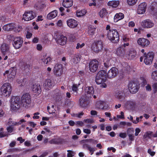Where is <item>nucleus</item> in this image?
Listing matches in <instances>:
<instances>
[{
	"mask_svg": "<svg viewBox=\"0 0 157 157\" xmlns=\"http://www.w3.org/2000/svg\"><path fill=\"white\" fill-rule=\"evenodd\" d=\"M106 73L105 71H99L96 75L95 82L98 84H101V87L103 88L106 87V84L105 83L106 81Z\"/></svg>",
	"mask_w": 157,
	"mask_h": 157,
	"instance_id": "obj_1",
	"label": "nucleus"
},
{
	"mask_svg": "<svg viewBox=\"0 0 157 157\" xmlns=\"http://www.w3.org/2000/svg\"><path fill=\"white\" fill-rule=\"evenodd\" d=\"M20 97L19 96H12L11 99V109L16 111L20 107Z\"/></svg>",
	"mask_w": 157,
	"mask_h": 157,
	"instance_id": "obj_2",
	"label": "nucleus"
},
{
	"mask_svg": "<svg viewBox=\"0 0 157 157\" xmlns=\"http://www.w3.org/2000/svg\"><path fill=\"white\" fill-rule=\"evenodd\" d=\"M2 94L4 96L9 97L10 94L12 91V87L9 83H6L3 84L1 89Z\"/></svg>",
	"mask_w": 157,
	"mask_h": 157,
	"instance_id": "obj_3",
	"label": "nucleus"
},
{
	"mask_svg": "<svg viewBox=\"0 0 157 157\" xmlns=\"http://www.w3.org/2000/svg\"><path fill=\"white\" fill-rule=\"evenodd\" d=\"M21 102L23 106L28 108L30 106L31 102V99L30 95L28 93L23 94L21 98Z\"/></svg>",
	"mask_w": 157,
	"mask_h": 157,
	"instance_id": "obj_4",
	"label": "nucleus"
},
{
	"mask_svg": "<svg viewBox=\"0 0 157 157\" xmlns=\"http://www.w3.org/2000/svg\"><path fill=\"white\" fill-rule=\"evenodd\" d=\"M17 68L15 67H11L9 70H7L4 73L3 76L6 77V75L8 80H11L13 79L16 75Z\"/></svg>",
	"mask_w": 157,
	"mask_h": 157,
	"instance_id": "obj_5",
	"label": "nucleus"
},
{
	"mask_svg": "<svg viewBox=\"0 0 157 157\" xmlns=\"http://www.w3.org/2000/svg\"><path fill=\"white\" fill-rule=\"evenodd\" d=\"M144 55V62L147 65H151L154 57V53L153 52H149L147 54L145 52Z\"/></svg>",
	"mask_w": 157,
	"mask_h": 157,
	"instance_id": "obj_6",
	"label": "nucleus"
},
{
	"mask_svg": "<svg viewBox=\"0 0 157 157\" xmlns=\"http://www.w3.org/2000/svg\"><path fill=\"white\" fill-rule=\"evenodd\" d=\"M102 48L103 44L101 40L95 41L91 46L92 50L95 52H98L101 51Z\"/></svg>",
	"mask_w": 157,
	"mask_h": 157,
	"instance_id": "obj_7",
	"label": "nucleus"
},
{
	"mask_svg": "<svg viewBox=\"0 0 157 157\" xmlns=\"http://www.w3.org/2000/svg\"><path fill=\"white\" fill-rule=\"evenodd\" d=\"M128 89L130 93L135 94L138 90L139 88V84L133 81H130L128 84Z\"/></svg>",
	"mask_w": 157,
	"mask_h": 157,
	"instance_id": "obj_8",
	"label": "nucleus"
},
{
	"mask_svg": "<svg viewBox=\"0 0 157 157\" xmlns=\"http://www.w3.org/2000/svg\"><path fill=\"white\" fill-rule=\"evenodd\" d=\"M63 73V65L58 63L56 64L53 68L54 75L56 77H59Z\"/></svg>",
	"mask_w": 157,
	"mask_h": 157,
	"instance_id": "obj_9",
	"label": "nucleus"
},
{
	"mask_svg": "<svg viewBox=\"0 0 157 157\" xmlns=\"http://www.w3.org/2000/svg\"><path fill=\"white\" fill-rule=\"evenodd\" d=\"M140 25L144 29H150L154 26V23L152 21L149 19H147L142 21Z\"/></svg>",
	"mask_w": 157,
	"mask_h": 157,
	"instance_id": "obj_10",
	"label": "nucleus"
},
{
	"mask_svg": "<svg viewBox=\"0 0 157 157\" xmlns=\"http://www.w3.org/2000/svg\"><path fill=\"white\" fill-rule=\"evenodd\" d=\"M99 62L96 59L92 60L90 61L89 64L90 70L92 72H94L97 70Z\"/></svg>",
	"mask_w": 157,
	"mask_h": 157,
	"instance_id": "obj_11",
	"label": "nucleus"
},
{
	"mask_svg": "<svg viewBox=\"0 0 157 157\" xmlns=\"http://www.w3.org/2000/svg\"><path fill=\"white\" fill-rule=\"evenodd\" d=\"M10 44L8 43L3 42L1 45L0 50L4 56L6 55V52H10Z\"/></svg>",
	"mask_w": 157,
	"mask_h": 157,
	"instance_id": "obj_12",
	"label": "nucleus"
},
{
	"mask_svg": "<svg viewBox=\"0 0 157 157\" xmlns=\"http://www.w3.org/2000/svg\"><path fill=\"white\" fill-rule=\"evenodd\" d=\"M107 36L108 39H119V35L118 33L115 29L110 30L108 32Z\"/></svg>",
	"mask_w": 157,
	"mask_h": 157,
	"instance_id": "obj_13",
	"label": "nucleus"
},
{
	"mask_svg": "<svg viewBox=\"0 0 157 157\" xmlns=\"http://www.w3.org/2000/svg\"><path fill=\"white\" fill-rule=\"evenodd\" d=\"M118 73V69L115 67H112L107 73V76L109 78H113L116 76Z\"/></svg>",
	"mask_w": 157,
	"mask_h": 157,
	"instance_id": "obj_14",
	"label": "nucleus"
},
{
	"mask_svg": "<svg viewBox=\"0 0 157 157\" xmlns=\"http://www.w3.org/2000/svg\"><path fill=\"white\" fill-rule=\"evenodd\" d=\"M23 16V18L25 21H28L33 19L36 16L35 13L30 11L25 12Z\"/></svg>",
	"mask_w": 157,
	"mask_h": 157,
	"instance_id": "obj_15",
	"label": "nucleus"
},
{
	"mask_svg": "<svg viewBox=\"0 0 157 157\" xmlns=\"http://www.w3.org/2000/svg\"><path fill=\"white\" fill-rule=\"evenodd\" d=\"M67 24L69 27L73 29L77 27L78 22L73 19L71 18L67 20Z\"/></svg>",
	"mask_w": 157,
	"mask_h": 157,
	"instance_id": "obj_16",
	"label": "nucleus"
},
{
	"mask_svg": "<svg viewBox=\"0 0 157 157\" xmlns=\"http://www.w3.org/2000/svg\"><path fill=\"white\" fill-rule=\"evenodd\" d=\"M81 56L79 53L73 55L71 58L70 62L72 64H76L78 63L80 60Z\"/></svg>",
	"mask_w": 157,
	"mask_h": 157,
	"instance_id": "obj_17",
	"label": "nucleus"
},
{
	"mask_svg": "<svg viewBox=\"0 0 157 157\" xmlns=\"http://www.w3.org/2000/svg\"><path fill=\"white\" fill-rule=\"evenodd\" d=\"M79 104L81 107H87L89 105L90 100L87 98L82 97L79 99Z\"/></svg>",
	"mask_w": 157,
	"mask_h": 157,
	"instance_id": "obj_18",
	"label": "nucleus"
},
{
	"mask_svg": "<svg viewBox=\"0 0 157 157\" xmlns=\"http://www.w3.org/2000/svg\"><path fill=\"white\" fill-rule=\"evenodd\" d=\"M46 6V3L41 2H37L34 5V8L40 11H42L45 8Z\"/></svg>",
	"mask_w": 157,
	"mask_h": 157,
	"instance_id": "obj_19",
	"label": "nucleus"
},
{
	"mask_svg": "<svg viewBox=\"0 0 157 157\" xmlns=\"http://www.w3.org/2000/svg\"><path fill=\"white\" fill-rule=\"evenodd\" d=\"M147 4L145 2H143L139 5L137 13L138 14H144L146 11Z\"/></svg>",
	"mask_w": 157,
	"mask_h": 157,
	"instance_id": "obj_20",
	"label": "nucleus"
},
{
	"mask_svg": "<svg viewBox=\"0 0 157 157\" xmlns=\"http://www.w3.org/2000/svg\"><path fill=\"white\" fill-rule=\"evenodd\" d=\"M85 92L87 97L88 98L91 97L93 96L94 93V88L92 86H88L86 87Z\"/></svg>",
	"mask_w": 157,
	"mask_h": 157,
	"instance_id": "obj_21",
	"label": "nucleus"
},
{
	"mask_svg": "<svg viewBox=\"0 0 157 157\" xmlns=\"http://www.w3.org/2000/svg\"><path fill=\"white\" fill-rule=\"evenodd\" d=\"M55 85V82L53 79H46L44 83V86L46 88H51Z\"/></svg>",
	"mask_w": 157,
	"mask_h": 157,
	"instance_id": "obj_22",
	"label": "nucleus"
},
{
	"mask_svg": "<svg viewBox=\"0 0 157 157\" xmlns=\"http://www.w3.org/2000/svg\"><path fill=\"white\" fill-rule=\"evenodd\" d=\"M116 53L118 56L124 57L125 54V49L123 46L118 47L116 49Z\"/></svg>",
	"mask_w": 157,
	"mask_h": 157,
	"instance_id": "obj_23",
	"label": "nucleus"
},
{
	"mask_svg": "<svg viewBox=\"0 0 157 157\" xmlns=\"http://www.w3.org/2000/svg\"><path fill=\"white\" fill-rule=\"evenodd\" d=\"M33 91L36 93V95L40 94L41 91V86L39 84H35L33 85Z\"/></svg>",
	"mask_w": 157,
	"mask_h": 157,
	"instance_id": "obj_24",
	"label": "nucleus"
},
{
	"mask_svg": "<svg viewBox=\"0 0 157 157\" xmlns=\"http://www.w3.org/2000/svg\"><path fill=\"white\" fill-rule=\"evenodd\" d=\"M136 50L133 48H131L128 53L126 54V55L128 56V58L130 59H133L134 58L136 55Z\"/></svg>",
	"mask_w": 157,
	"mask_h": 157,
	"instance_id": "obj_25",
	"label": "nucleus"
},
{
	"mask_svg": "<svg viewBox=\"0 0 157 157\" xmlns=\"http://www.w3.org/2000/svg\"><path fill=\"white\" fill-rule=\"evenodd\" d=\"M138 44L142 47H147L150 44L149 40H137Z\"/></svg>",
	"mask_w": 157,
	"mask_h": 157,
	"instance_id": "obj_26",
	"label": "nucleus"
},
{
	"mask_svg": "<svg viewBox=\"0 0 157 157\" xmlns=\"http://www.w3.org/2000/svg\"><path fill=\"white\" fill-rule=\"evenodd\" d=\"M23 42V40H17L15 41H13V45L15 49H18L21 47Z\"/></svg>",
	"mask_w": 157,
	"mask_h": 157,
	"instance_id": "obj_27",
	"label": "nucleus"
},
{
	"mask_svg": "<svg viewBox=\"0 0 157 157\" xmlns=\"http://www.w3.org/2000/svg\"><path fill=\"white\" fill-rule=\"evenodd\" d=\"M15 25L13 23L8 24L5 25L3 26V29L4 30L7 31H11L15 27Z\"/></svg>",
	"mask_w": 157,
	"mask_h": 157,
	"instance_id": "obj_28",
	"label": "nucleus"
},
{
	"mask_svg": "<svg viewBox=\"0 0 157 157\" xmlns=\"http://www.w3.org/2000/svg\"><path fill=\"white\" fill-rule=\"evenodd\" d=\"M116 96L121 101H122L124 100L125 94L122 91H118L116 93Z\"/></svg>",
	"mask_w": 157,
	"mask_h": 157,
	"instance_id": "obj_29",
	"label": "nucleus"
},
{
	"mask_svg": "<svg viewBox=\"0 0 157 157\" xmlns=\"http://www.w3.org/2000/svg\"><path fill=\"white\" fill-rule=\"evenodd\" d=\"M124 17V14L121 13H116L114 17V20L115 22H117L118 21L122 19Z\"/></svg>",
	"mask_w": 157,
	"mask_h": 157,
	"instance_id": "obj_30",
	"label": "nucleus"
},
{
	"mask_svg": "<svg viewBox=\"0 0 157 157\" xmlns=\"http://www.w3.org/2000/svg\"><path fill=\"white\" fill-rule=\"evenodd\" d=\"M62 5L66 8L71 7L73 5L72 0H63L62 2Z\"/></svg>",
	"mask_w": 157,
	"mask_h": 157,
	"instance_id": "obj_31",
	"label": "nucleus"
},
{
	"mask_svg": "<svg viewBox=\"0 0 157 157\" xmlns=\"http://www.w3.org/2000/svg\"><path fill=\"white\" fill-rule=\"evenodd\" d=\"M58 12L55 10L48 14L47 18L49 20L55 18L57 15Z\"/></svg>",
	"mask_w": 157,
	"mask_h": 157,
	"instance_id": "obj_32",
	"label": "nucleus"
},
{
	"mask_svg": "<svg viewBox=\"0 0 157 157\" xmlns=\"http://www.w3.org/2000/svg\"><path fill=\"white\" fill-rule=\"evenodd\" d=\"M119 3V1H111L108 2V5L113 8H116L118 6Z\"/></svg>",
	"mask_w": 157,
	"mask_h": 157,
	"instance_id": "obj_33",
	"label": "nucleus"
},
{
	"mask_svg": "<svg viewBox=\"0 0 157 157\" xmlns=\"http://www.w3.org/2000/svg\"><path fill=\"white\" fill-rule=\"evenodd\" d=\"M54 38L55 39H67L66 36L59 33L58 32H56L55 33Z\"/></svg>",
	"mask_w": 157,
	"mask_h": 157,
	"instance_id": "obj_34",
	"label": "nucleus"
},
{
	"mask_svg": "<svg viewBox=\"0 0 157 157\" xmlns=\"http://www.w3.org/2000/svg\"><path fill=\"white\" fill-rule=\"evenodd\" d=\"M86 13V10L85 9L81 10H78L76 13V15L77 17H80L84 16Z\"/></svg>",
	"mask_w": 157,
	"mask_h": 157,
	"instance_id": "obj_35",
	"label": "nucleus"
},
{
	"mask_svg": "<svg viewBox=\"0 0 157 157\" xmlns=\"http://www.w3.org/2000/svg\"><path fill=\"white\" fill-rule=\"evenodd\" d=\"M113 60L111 59H108L104 63V67L106 69L112 66L111 62Z\"/></svg>",
	"mask_w": 157,
	"mask_h": 157,
	"instance_id": "obj_36",
	"label": "nucleus"
},
{
	"mask_svg": "<svg viewBox=\"0 0 157 157\" xmlns=\"http://www.w3.org/2000/svg\"><path fill=\"white\" fill-rule=\"evenodd\" d=\"M107 14L106 10L105 8H103L99 12L100 16L102 18L104 17L107 15Z\"/></svg>",
	"mask_w": 157,
	"mask_h": 157,
	"instance_id": "obj_37",
	"label": "nucleus"
},
{
	"mask_svg": "<svg viewBox=\"0 0 157 157\" xmlns=\"http://www.w3.org/2000/svg\"><path fill=\"white\" fill-rule=\"evenodd\" d=\"M88 33L89 35L92 36L93 35L95 32L96 29L93 26L90 25L89 26L88 28Z\"/></svg>",
	"mask_w": 157,
	"mask_h": 157,
	"instance_id": "obj_38",
	"label": "nucleus"
},
{
	"mask_svg": "<svg viewBox=\"0 0 157 157\" xmlns=\"http://www.w3.org/2000/svg\"><path fill=\"white\" fill-rule=\"evenodd\" d=\"M52 59L50 57H48L46 59H42L41 61L44 64H47L50 63Z\"/></svg>",
	"mask_w": 157,
	"mask_h": 157,
	"instance_id": "obj_39",
	"label": "nucleus"
},
{
	"mask_svg": "<svg viewBox=\"0 0 157 157\" xmlns=\"http://www.w3.org/2000/svg\"><path fill=\"white\" fill-rule=\"evenodd\" d=\"M53 94L55 96V97L56 98H57L58 97H59L61 94L60 90L58 89H56L54 90Z\"/></svg>",
	"mask_w": 157,
	"mask_h": 157,
	"instance_id": "obj_40",
	"label": "nucleus"
},
{
	"mask_svg": "<svg viewBox=\"0 0 157 157\" xmlns=\"http://www.w3.org/2000/svg\"><path fill=\"white\" fill-rule=\"evenodd\" d=\"M151 78L154 81H157V70L153 71L151 75Z\"/></svg>",
	"mask_w": 157,
	"mask_h": 157,
	"instance_id": "obj_41",
	"label": "nucleus"
},
{
	"mask_svg": "<svg viewBox=\"0 0 157 157\" xmlns=\"http://www.w3.org/2000/svg\"><path fill=\"white\" fill-rule=\"evenodd\" d=\"M137 1V0H127V2L129 6H132L135 4Z\"/></svg>",
	"mask_w": 157,
	"mask_h": 157,
	"instance_id": "obj_42",
	"label": "nucleus"
},
{
	"mask_svg": "<svg viewBox=\"0 0 157 157\" xmlns=\"http://www.w3.org/2000/svg\"><path fill=\"white\" fill-rule=\"evenodd\" d=\"M67 40H56V42L61 45H64L66 44Z\"/></svg>",
	"mask_w": 157,
	"mask_h": 157,
	"instance_id": "obj_43",
	"label": "nucleus"
},
{
	"mask_svg": "<svg viewBox=\"0 0 157 157\" xmlns=\"http://www.w3.org/2000/svg\"><path fill=\"white\" fill-rule=\"evenodd\" d=\"M83 141L85 142H89L92 144H95L97 143L96 140L91 139H85L83 140Z\"/></svg>",
	"mask_w": 157,
	"mask_h": 157,
	"instance_id": "obj_44",
	"label": "nucleus"
},
{
	"mask_svg": "<svg viewBox=\"0 0 157 157\" xmlns=\"http://www.w3.org/2000/svg\"><path fill=\"white\" fill-rule=\"evenodd\" d=\"M78 85L77 84H74L72 86V90L73 92L77 93L78 90Z\"/></svg>",
	"mask_w": 157,
	"mask_h": 157,
	"instance_id": "obj_45",
	"label": "nucleus"
},
{
	"mask_svg": "<svg viewBox=\"0 0 157 157\" xmlns=\"http://www.w3.org/2000/svg\"><path fill=\"white\" fill-rule=\"evenodd\" d=\"M142 85L144 86L147 83V81L146 78L143 76L141 77L140 78Z\"/></svg>",
	"mask_w": 157,
	"mask_h": 157,
	"instance_id": "obj_46",
	"label": "nucleus"
},
{
	"mask_svg": "<svg viewBox=\"0 0 157 157\" xmlns=\"http://www.w3.org/2000/svg\"><path fill=\"white\" fill-rule=\"evenodd\" d=\"M127 132L128 136L132 135H133L134 131L133 128H129L127 129Z\"/></svg>",
	"mask_w": 157,
	"mask_h": 157,
	"instance_id": "obj_47",
	"label": "nucleus"
},
{
	"mask_svg": "<svg viewBox=\"0 0 157 157\" xmlns=\"http://www.w3.org/2000/svg\"><path fill=\"white\" fill-rule=\"evenodd\" d=\"M127 104L128 106L130 107H133L135 105L134 102L132 101H128L127 102Z\"/></svg>",
	"mask_w": 157,
	"mask_h": 157,
	"instance_id": "obj_48",
	"label": "nucleus"
},
{
	"mask_svg": "<svg viewBox=\"0 0 157 157\" xmlns=\"http://www.w3.org/2000/svg\"><path fill=\"white\" fill-rule=\"evenodd\" d=\"M153 132L152 131H149L148 132H147L145 135H144V136H145V137H148L150 139L151 138V135L152 134Z\"/></svg>",
	"mask_w": 157,
	"mask_h": 157,
	"instance_id": "obj_49",
	"label": "nucleus"
},
{
	"mask_svg": "<svg viewBox=\"0 0 157 157\" xmlns=\"http://www.w3.org/2000/svg\"><path fill=\"white\" fill-rule=\"evenodd\" d=\"M49 143L50 144H59V142L56 139H53L49 141Z\"/></svg>",
	"mask_w": 157,
	"mask_h": 157,
	"instance_id": "obj_50",
	"label": "nucleus"
},
{
	"mask_svg": "<svg viewBox=\"0 0 157 157\" xmlns=\"http://www.w3.org/2000/svg\"><path fill=\"white\" fill-rule=\"evenodd\" d=\"M85 45V44L84 43H82V44H80V43H78L77 44V46L76 47V49H78L79 48H81Z\"/></svg>",
	"mask_w": 157,
	"mask_h": 157,
	"instance_id": "obj_51",
	"label": "nucleus"
},
{
	"mask_svg": "<svg viewBox=\"0 0 157 157\" xmlns=\"http://www.w3.org/2000/svg\"><path fill=\"white\" fill-rule=\"evenodd\" d=\"M147 152L151 156H153L155 155V152L154 151H152L151 149L150 148H149L147 150Z\"/></svg>",
	"mask_w": 157,
	"mask_h": 157,
	"instance_id": "obj_52",
	"label": "nucleus"
},
{
	"mask_svg": "<svg viewBox=\"0 0 157 157\" xmlns=\"http://www.w3.org/2000/svg\"><path fill=\"white\" fill-rule=\"evenodd\" d=\"M99 108L100 109H106V107L104 106V103L103 102H100Z\"/></svg>",
	"mask_w": 157,
	"mask_h": 157,
	"instance_id": "obj_53",
	"label": "nucleus"
},
{
	"mask_svg": "<svg viewBox=\"0 0 157 157\" xmlns=\"http://www.w3.org/2000/svg\"><path fill=\"white\" fill-rule=\"evenodd\" d=\"M56 24L59 27H62L63 25V21L61 20H58Z\"/></svg>",
	"mask_w": 157,
	"mask_h": 157,
	"instance_id": "obj_54",
	"label": "nucleus"
},
{
	"mask_svg": "<svg viewBox=\"0 0 157 157\" xmlns=\"http://www.w3.org/2000/svg\"><path fill=\"white\" fill-rule=\"evenodd\" d=\"M14 31L16 32H19L21 30V27L19 25H18L17 27H14Z\"/></svg>",
	"mask_w": 157,
	"mask_h": 157,
	"instance_id": "obj_55",
	"label": "nucleus"
},
{
	"mask_svg": "<svg viewBox=\"0 0 157 157\" xmlns=\"http://www.w3.org/2000/svg\"><path fill=\"white\" fill-rule=\"evenodd\" d=\"M25 122V121L24 119H21L18 122H16L15 125H20L21 123Z\"/></svg>",
	"mask_w": 157,
	"mask_h": 157,
	"instance_id": "obj_56",
	"label": "nucleus"
},
{
	"mask_svg": "<svg viewBox=\"0 0 157 157\" xmlns=\"http://www.w3.org/2000/svg\"><path fill=\"white\" fill-rule=\"evenodd\" d=\"M84 121L85 123H93L94 122V121L93 120L89 119H84Z\"/></svg>",
	"mask_w": 157,
	"mask_h": 157,
	"instance_id": "obj_57",
	"label": "nucleus"
},
{
	"mask_svg": "<svg viewBox=\"0 0 157 157\" xmlns=\"http://www.w3.org/2000/svg\"><path fill=\"white\" fill-rule=\"evenodd\" d=\"M13 127L11 126H9L7 128V130L9 133L12 132L13 131Z\"/></svg>",
	"mask_w": 157,
	"mask_h": 157,
	"instance_id": "obj_58",
	"label": "nucleus"
},
{
	"mask_svg": "<svg viewBox=\"0 0 157 157\" xmlns=\"http://www.w3.org/2000/svg\"><path fill=\"white\" fill-rule=\"evenodd\" d=\"M8 134L3 132H0V138H2L5 136H8Z\"/></svg>",
	"mask_w": 157,
	"mask_h": 157,
	"instance_id": "obj_59",
	"label": "nucleus"
},
{
	"mask_svg": "<svg viewBox=\"0 0 157 157\" xmlns=\"http://www.w3.org/2000/svg\"><path fill=\"white\" fill-rule=\"evenodd\" d=\"M67 151L68 152L67 154V157H73V155L72 153L73 151L71 150H67Z\"/></svg>",
	"mask_w": 157,
	"mask_h": 157,
	"instance_id": "obj_60",
	"label": "nucleus"
},
{
	"mask_svg": "<svg viewBox=\"0 0 157 157\" xmlns=\"http://www.w3.org/2000/svg\"><path fill=\"white\" fill-rule=\"evenodd\" d=\"M119 136L122 138H125L127 136V134L126 133H120L119 134Z\"/></svg>",
	"mask_w": 157,
	"mask_h": 157,
	"instance_id": "obj_61",
	"label": "nucleus"
},
{
	"mask_svg": "<svg viewBox=\"0 0 157 157\" xmlns=\"http://www.w3.org/2000/svg\"><path fill=\"white\" fill-rule=\"evenodd\" d=\"M152 86L154 89V92L156 93L157 91V83H154Z\"/></svg>",
	"mask_w": 157,
	"mask_h": 157,
	"instance_id": "obj_62",
	"label": "nucleus"
},
{
	"mask_svg": "<svg viewBox=\"0 0 157 157\" xmlns=\"http://www.w3.org/2000/svg\"><path fill=\"white\" fill-rule=\"evenodd\" d=\"M83 132L87 134H90L91 133V131L88 129H84L83 130Z\"/></svg>",
	"mask_w": 157,
	"mask_h": 157,
	"instance_id": "obj_63",
	"label": "nucleus"
},
{
	"mask_svg": "<svg viewBox=\"0 0 157 157\" xmlns=\"http://www.w3.org/2000/svg\"><path fill=\"white\" fill-rule=\"evenodd\" d=\"M17 140L20 141V144L22 143L25 140L24 139H22L21 137H20L17 138Z\"/></svg>",
	"mask_w": 157,
	"mask_h": 157,
	"instance_id": "obj_64",
	"label": "nucleus"
}]
</instances>
